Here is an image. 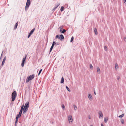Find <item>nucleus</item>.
<instances>
[{"label": "nucleus", "mask_w": 126, "mask_h": 126, "mask_svg": "<svg viewBox=\"0 0 126 126\" xmlns=\"http://www.w3.org/2000/svg\"><path fill=\"white\" fill-rule=\"evenodd\" d=\"M29 106V102H27L25 103V106L24 107L23 110V113H25L28 110Z\"/></svg>", "instance_id": "f257e3e1"}, {"label": "nucleus", "mask_w": 126, "mask_h": 126, "mask_svg": "<svg viewBox=\"0 0 126 126\" xmlns=\"http://www.w3.org/2000/svg\"><path fill=\"white\" fill-rule=\"evenodd\" d=\"M34 74L32 75L29 76H28L26 79V82L27 83L30 80L33 79L34 77Z\"/></svg>", "instance_id": "f03ea898"}, {"label": "nucleus", "mask_w": 126, "mask_h": 126, "mask_svg": "<svg viewBox=\"0 0 126 126\" xmlns=\"http://www.w3.org/2000/svg\"><path fill=\"white\" fill-rule=\"evenodd\" d=\"M16 95L17 94L16 91H14L12 94V101H14L15 100Z\"/></svg>", "instance_id": "7ed1b4c3"}, {"label": "nucleus", "mask_w": 126, "mask_h": 126, "mask_svg": "<svg viewBox=\"0 0 126 126\" xmlns=\"http://www.w3.org/2000/svg\"><path fill=\"white\" fill-rule=\"evenodd\" d=\"M63 26H61L59 27V29H60V32L61 33H64L66 32V30L64 29H63Z\"/></svg>", "instance_id": "20e7f679"}, {"label": "nucleus", "mask_w": 126, "mask_h": 126, "mask_svg": "<svg viewBox=\"0 0 126 126\" xmlns=\"http://www.w3.org/2000/svg\"><path fill=\"white\" fill-rule=\"evenodd\" d=\"M27 56L26 55H25V57L23 58V59L22 63L21 64V66L22 67L24 66V63L25 62V60L27 57Z\"/></svg>", "instance_id": "39448f33"}, {"label": "nucleus", "mask_w": 126, "mask_h": 126, "mask_svg": "<svg viewBox=\"0 0 126 126\" xmlns=\"http://www.w3.org/2000/svg\"><path fill=\"white\" fill-rule=\"evenodd\" d=\"M68 118L70 123H72L73 121L72 116L71 115L68 116Z\"/></svg>", "instance_id": "423d86ee"}, {"label": "nucleus", "mask_w": 126, "mask_h": 126, "mask_svg": "<svg viewBox=\"0 0 126 126\" xmlns=\"http://www.w3.org/2000/svg\"><path fill=\"white\" fill-rule=\"evenodd\" d=\"M6 59V56H5L4 57V58L3 60L2 61V63L1 66H0V69L1 68H2V66L4 65L5 63Z\"/></svg>", "instance_id": "0eeeda50"}, {"label": "nucleus", "mask_w": 126, "mask_h": 126, "mask_svg": "<svg viewBox=\"0 0 126 126\" xmlns=\"http://www.w3.org/2000/svg\"><path fill=\"white\" fill-rule=\"evenodd\" d=\"M55 44H56L55 42V41H53L52 43V45L49 51L50 52H51V51H52V50L53 48V47H54V46L55 45Z\"/></svg>", "instance_id": "6e6552de"}, {"label": "nucleus", "mask_w": 126, "mask_h": 126, "mask_svg": "<svg viewBox=\"0 0 126 126\" xmlns=\"http://www.w3.org/2000/svg\"><path fill=\"white\" fill-rule=\"evenodd\" d=\"M60 3H57L56 4L55 7L52 10L54 11L60 5Z\"/></svg>", "instance_id": "1a4fd4ad"}, {"label": "nucleus", "mask_w": 126, "mask_h": 126, "mask_svg": "<svg viewBox=\"0 0 126 126\" xmlns=\"http://www.w3.org/2000/svg\"><path fill=\"white\" fill-rule=\"evenodd\" d=\"M30 5H29L28 4H26L25 8V10L26 11H27Z\"/></svg>", "instance_id": "9d476101"}, {"label": "nucleus", "mask_w": 126, "mask_h": 126, "mask_svg": "<svg viewBox=\"0 0 126 126\" xmlns=\"http://www.w3.org/2000/svg\"><path fill=\"white\" fill-rule=\"evenodd\" d=\"M99 117L100 118V117H103V115L102 114V112L101 111H100L99 112Z\"/></svg>", "instance_id": "9b49d317"}, {"label": "nucleus", "mask_w": 126, "mask_h": 126, "mask_svg": "<svg viewBox=\"0 0 126 126\" xmlns=\"http://www.w3.org/2000/svg\"><path fill=\"white\" fill-rule=\"evenodd\" d=\"M89 99L91 100L92 99V97L91 94H89L88 96Z\"/></svg>", "instance_id": "f8f14e48"}, {"label": "nucleus", "mask_w": 126, "mask_h": 126, "mask_svg": "<svg viewBox=\"0 0 126 126\" xmlns=\"http://www.w3.org/2000/svg\"><path fill=\"white\" fill-rule=\"evenodd\" d=\"M35 30V28H34L32 29L30 32L29 33V34L31 35L33 33L34 31Z\"/></svg>", "instance_id": "ddd939ff"}, {"label": "nucleus", "mask_w": 126, "mask_h": 126, "mask_svg": "<svg viewBox=\"0 0 126 126\" xmlns=\"http://www.w3.org/2000/svg\"><path fill=\"white\" fill-rule=\"evenodd\" d=\"M119 68L118 66L117 63H116L115 64V69L116 70H117Z\"/></svg>", "instance_id": "4468645a"}, {"label": "nucleus", "mask_w": 126, "mask_h": 126, "mask_svg": "<svg viewBox=\"0 0 126 126\" xmlns=\"http://www.w3.org/2000/svg\"><path fill=\"white\" fill-rule=\"evenodd\" d=\"M97 73L98 74H100V69L99 67H97Z\"/></svg>", "instance_id": "2eb2a0df"}, {"label": "nucleus", "mask_w": 126, "mask_h": 126, "mask_svg": "<svg viewBox=\"0 0 126 126\" xmlns=\"http://www.w3.org/2000/svg\"><path fill=\"white\" fill-rule=\"evenodd\" d=\"M59 37H60V38L59 39L60 40H62V39H64V36L62 34L60 35V36Z\"/></svg>", "instance_id": "dca6fc26"}, {"label": "nucleus", "mask_w": 126, "mask_h": 126, "mask_svg": "<svg viewBox=\"0 0 126 126\" xmlns=\"http://www.w3.org/2000/svg\"><path fill=\"white\" fill-rule=\"evenodd\" d=\"M26 4L30 5V0H27Z\"/></svg>", "instance_id": "f3484780"}, {"label": "nucleus", "mask_w": 126, "mask_h": 126, "mask_svg": "<svg viewBox=\"0 0 126 126\" xmlns=\"http://www.w3.org/2000/svg\"><path fill=\"white\" fill-rule=\"evenodd\" d=\"M62 107L63 110H64L65 109V107L64 104H62Z\"/></svg>", "instance_id": "a211bd4d"}, {"label": "nucleus", "mask_w": 126, "mask_h": 126, "mask_svg": "<svg viewBox=\"0 0 126 126\" xmlns=\"http://www.w3.org/2000/svg\"><path fill=\"white\" fill-rule=\"evenodd\" d=\"M64 81V79L62 77V78L61 79V83H63Z\"/></svg>", "instance_id": "6ab92c4d"}, {"label": "nucleus", "mask_w": 126, "mask_h": 126, "mask_svg": "<svg viewBox=\"0 0 126 126\" xmlns=\"http://www.w3.org/2000/svg\"><path fill=\"white\" fill-rule=\"evenodd\" d=\"M94 32L95 34L97 35V32L96 29L95 28L94 30Z\"/></svg>", "instance_id": "aec40b11"}, {"label": "nucleus", "mask_w": 126, "mask_h": 126, "mask_svg": "<svg viewBox=\"0 0 126 126\" xmlns=\"http://www.w3.org/2000/svg\"><path fill=\"white\" fill-rule=\"evenodd\" d=\"M74 109L75 110H77V107L75 105H74Z\"/></svg>", "instance_id": "412c9836"}, {"label": "nucleus", "mask_w": 126, "mask_h": 126, "mask_svg": "<svg viewBox=\"0 0 126 126\" xmlns=\"http://www.w3.org/2000/svg\"><path fill=\"white\" fill-rule=\"evenodd\" d=\"M66 88L67 90L69 92H70V90L69 89V88L67 86H66Z\"/></svg>", "instance_id": "4be33fe9"}, {"label": "nucleus", "mask_w": 126, "mask_h": 126, "mask_svg": "<svg viewBox=\"0 0 126 126\" xmlns=\"http://www.w3.org/2000/svg\"><path fill=\"white\" fill-rule=\"evenodd\" d=\"M124 116V114H123L121 115H120L119 116V118H121L122 117H123Z\"/></svg>", "instance_id": "5701e85b"}, {"label": "nucleus", "mask_w": 126, "mask_h": 126, "mask_svg": "<svg viewBox=\"0 0 126 126\" xmlns=\"http://www.w3.org/2000/svg\"><path fill=\"white\" fill-rule=\"evenodd\" d=\"M108 120V119L107 118H104V122L105 123H106L107 122Z\"/></svg>", "instance_id": "b1692460"}, {"label": "nucleus", "mask_w": 126, "mask_h": 126, "mask_svg": "<svg viewBox=\"0 0 126 126\" xmlns=\"http://www.w3.org/2000/svg\"><path fill=\"white\" fill-rule=\"evenodd\" d=\"M18 25V24H17V23L16 24H15V27H14V29H16V28H17V26Z\"/></svg>", "instance_id": "393cba45"}, {"label": "nucleus", "mask_w": 126, "mask_h": 126, "mask_svg": "<svg viewBox=\"0 0 126 126\" xmlns=\"http://www.w3.org/2000/svg\"><path fill=\"white\" fill-rule=\"evenodd\" d=\"M90 68L91 69H92L93 68V66L92 65V64H90Z\"/></svg>", "instance_id": "a878e982"}, {"label": "nucleus", "mask_w": 126, "mask_h": 126, "mask_svg": "<svg viewBox=\"0 0 126 126\" xmlns=\"http://www.w3.org/2000/svg\"><path fill=\"white\" fill-rule=\"evenodd\" d=\"M64 7L63 6L61 7L60 9V10L61 12L63 11V10Z\"/></svg>", "instance_id": "bb28decb"}, {"label": "nucleus", "mask_w": 126, "mask_h": 126, "mask_svg": "<svg viewBox=\"0 0 126 126\" xmlns=\"http://www.w3.org/2000/svg\"><path fill=\"white\" fill-rule=\"evenodd\" d=\"M24 105H23L21 107V108L20 110H23Z\"/></svg>", "instance_id": "cd10ccee"}, {"label": "nucleus", "mask_w": 126, "mask_h": 126, "mask_svg": "<svg viewBox=\"0 0 126 126\" xmlns=\"http://www.w3.org/2000/svg\"><path fill=\"white\" fill-rule=\"evenodd\" d=\"M121 123L122 124H124V120L123 119H122L121 121Z\"/></svg>", "instance_id": "c85d7f7f"}, {"label": "nucleus", "mask_w": 126, "mask_h": 126, "mask_svg": "<svg viewBox=\"0 0 126 126\" xmlns=\"http://www.w3.org/2000/svg\"><path fill=\"white\" fill-rule=\"evenodd\" d=\"M73 40H74V37H73V36H72L71 37V39L70 40V42H72V41H73Z\"/></svg>", "instance_id": "c756f323"}, {"label": "nucleus", "mask_w": 126, "mask_h": 126, "mask_svg": "<svg viewBox=\"0 0 126 126\" xmlns=\"http://www.w3.org/2000/svg\"><path fill=\"white\" fill-rule=\"evenodd\" d=\"M60 37L59 36H58V35H57L55 37V38H58V39H59L60 38Z\"/></svg>", "instance_id": "7c9ffc66"}, {"label": "nucleus", "mask_w": 126, "mask_h": 126, "mask_svg": "<svg viewBox=\"0 0 126 126\" xmlns=\"http://www.w3.org/2000/svg\"><path fill=\"white\" fill-rule=\"evenodd\" d=\"M42 69H41L39 71V72L38 73V75H40V73H41V72L42 71Z\"/></svg>", "instance_id": "2f4dec72"}, {"label": "nucleus", "mask_w": 126, "mask_h": 126, "mask_svg": "<svg viewBox=\"0 0 126 126\" xmlns=\"http://www.w3.org/2000/svg\"><path fill=\"white\" fill-rule=\"evenodd\" d=\"M22 110H20L19 112V115H21V114L22 113Z\"/></svg>", "instance_id": "473e14b6"}, {"label": "nucleus", "mask_w": 126, "mask_h": 126, "mask_svg": "<svg viewBox=\"0 0 126 126\" xmlns=\"http://www.w3.org/2000/svg\"><path fill=\"white\" fill-rule=\"evenodd\" d=\"M104 49H105V50L106 51L107 50V47L106 46H105L104 47Z\"/></svg>", "instance_id": "72a5a7b5"}, {"label": "nucleus", "mask_w": 126, "mask_h": 126, "mask_svg": "<svg viewBox=\"0 0 126 126\" xmlns=\"http://www.w3.org/2000/svg\"><path fill=\"white\" fill-rule=\"evenodd\" d=\"M21 116V115H19V114H17V115H16V116L17 117H20Z\"/></svg>", "instance_id": "f704fd0d"}, {"label": "nucleus", "mask_w": 126, "mask_h": 126, "mask_svg": "<svg viewBox=\"0 0 126 126\" xmlns=\"http://www.w3.org/2000/svg\"><path fill=\"white\" fill-rule=\"evenodd\" d=\"M17 121H18V120H16V121H15V125H16V124L17 122Z\"/></svg>", "instance_id": "c9c22d12"}, {"label": "nucleus", "mask_w": 126, "mask_h": 126, "mask_svg": "<svg viewBox=\"0 0 126 126\" xmlns=\"http://www.w3.org/2000/svg\"><path fill=\"white\" fill-rule=\"evenodd\" d=\"M124 40L125 41H126V38L125 37H124Z\"/></svg>", "instance_id": "e433bc0d"}, {"label": "nucleus", "mask_w": 126, "mask_h": 126, "mask_svg": "<svg viewBox=\"0 0 126 126\" xmlns=\"http://www.w3.org/2000/svg\"><path fill=\"white\" fill-rule=\"evenodd\" d=\"M31 35H30V34H29L28 36V37H27L28 38H29L30 37V36H31Z\"/></svg>", "instance_id": "4c0bfd02"}, {"label": "nucleus", "mask_w": 126, "mask_h": 126, "mask_svg": "<svg viewBox=\"0 0 126 126\" xmlns=\"http://www.w3.org/2000/svg\"><path fill=\"white\" fill-rule=\"evenodd\" d=\"M120 78V77L119 76H118V77H117V79L118 80Z\"/></svg>", "instance_id": "58836bf2"}, {"label": "nucleus", "mask_w": 126, "mask_h": 126, "mask_svg": "<svg viewBox=\"0 0 126 126\" xmlns=\"http://www.w3.org/2000/svg\"><path fill=\"white\" fill-rule=\"evenodd\" d=\"M124 1L125 4H126V0H124Z\"/></svg>", "instance_id": "ea45409f"}, {"label": "nucleus", "mask_w": 126, "mask_h": 126, "mask_svg": "<svg viewBox=\"0 0 126 126\" xmlns=\"http://www.w3.org/2000/svg\"><path fill=\"white\" fill-rule=\"evenodd\" d=\"M18 117L16 116V120H18Z\"/></svg>", "instance_id": "a19ab883"}, {"label": "nucleus", "mask_w": 126, "mask_h": 126, "mask_svg": "<svg viewBox=\"0 0 126 126\" xmlns=\"http://www.w3.org/2000/svg\"><path fill=\"white\" fill-rule=\"evenodd\" d=\"M88 118L89 119H91V117H90V116H88Z\"/></svg>", "instance_id": "79ce46f5"}, {"label": "nucleus", "mask_w": 126, "mask_h": 126, "mask_svg": "<svg viewBox=\"0 0 126 126\" xmlns=\"http://www.w3.org/2000/svg\"><path fill=\"white\" fill-rule=\"evenodd\" d=\"M94 94L95 95H96V93H95V91H94Z\"/></svg>", "instance_id": "37998d69"}, {"label": "nucleus", "mask_w": 126, "mask_h": 126, "mask_svg": "<svg viewBox=\"0 0 126 126\" xmlns=\"http://www.w3.org/2000/svg\"><path fill=\"white\" fill-rule=\"evenodd\" d=\"M3 51H2V53L1 54V56H2V53H3Z\"/></svg>", "instance_id": "c03bdc74"}, {"label": "nucleus", "mask_w": 126, "mask_h": 126, "mask_svg": "<svg viewBox=\"0 0 126 126\" xmlns=\"http://www.w3.org/2000/svg\"><path fill=\"white\" fill-rule=\"evenodd\" d=\"M56 45H57V43H56V44H55L54 45H55L56 46Z\"/></svg>", "instance_id": "a18cd8bd"}, {"label": "nucleus", "mask_w": 126, "mask_h": 126, "mask_svg": "<svg viewBox=\"0 0 126 126\" xmlns=\"http://www.w3.org/2000/svg\"><path fill=\"white\" fill-rule=\"evenodd\" d=\"M101 126H104L103 125V124H101Z\"/></svg>", "instance_id": "49530a36"}, {"label": "nucleus", "mask_w": 126, "mask_h": 126, "mask_svg": "<svg viewBox=\"0 0 126 126\" xmlns=\"http://www.w3.org/2000/svg\"><path fill=\"white\" fill-rule=\"evenodd\" d=\"M59 45V44L58 43H57V45Z\"/></svg>", "instance_id": "de8ad7c7"}, {"label": "nucleus", "mask_w": 126, "mask_h": 126, "mask_svg": "<svg viewBox=\"0 0 126 126\" xmlns=\"http://www.w3.org/2000/svg\"><path fill=\"white\" fill-rule=\"evenodd\" d=\"M90 126H93V125H91Z\"/></svg>", "instance_id": "09e8293b"}]
</instances>
